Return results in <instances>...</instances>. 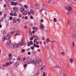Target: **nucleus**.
Listing matches in <instances>:
<instances>
[{
  "label": "nucleus",
  "mask_w": 76,
  "mask_h": 76,
  "mask_svg": "<svg viewBox=\"0 0 76 76\" xmlns=\"http://www.w3.org/2000/svg\"><path fill=\"white\" fill-rule=\"evenodd\" d=\"M31 53V52H29L28 53V55H30Z\"/></svg>",
  "instance_id": "47"
},
{
  "label": "nucleus",
  "mask_w": 76,
  "mask_h": 76,
  "mask_svg": "<svg viewBox=\"0 0 76 76\" xmlns=\"http://www.w3.org/2000/svg\"><path fill=\"white\" fill-rule=\"evenodd\" d=\"M26 58H23V61H25V60Z\"/></svg>",
  "instance_id": "56"
},
{
  "label": "nucleus",
  "mask_w": 76,
  "mask_h": 76,
  "mask_svg": "<svg viewBox=\"0 0 76 76\" xmlns=\"http://www.w3.org/2000/svg\"><path fill=\"white\" fill-rule=\"evenodd\" d=\"M28 19V17L27 16H26L25 17V20H26V19Z\"/></svg>",
  "instance_id": "51"
},
{
  "label": "nucleus",
  "mask_w": 76,
  "mask_h": 76,
  "mask_svg": "<svg viewBox=\"0 0 76 76\" xmlns=\"http://www.w3.org/2000/svg\"><path fill=\"white\" fill-rule=\"evenodd\" d=\"M3 34H6V31H3Z\"/></svg>",
  "instance_id": "43"
},
{
  "label": "nucleus",
  "mask_w": 76,
  "mask_h": 76,
  "mask_svg": "<svg viewBox=\"0 0 76 76\" xmlns=\"http://www.w3.org/2000/svg\"><path fill=\"white\" fill-rule=\"evenodd\" d=\"M29 36H31L32 35V34L31 33H29Z\"/></svg>",
  "instance_id": "63"
},
{
  "label": "nucleus",
  "mask_w": 76,
  "mask_h": 76,
  "mask_svg": "<svg viewBox=\"0 0 76 76\" xmlns=\"http://www.w3.org/2000/svg\"><path fill=\"white\" fill-rule=\"evenodd\" d=\"M35 31H32V34H35Z\"/></svg>",
  "instance_id": "60"
},
{
  "label": "nucleus",
  "mask_w": 76,
  "mask_h": 76,
  "mask_svg": "<svg viewBox=\"0 0 76 76\" xmlns=\"http://www.w3.org/2000/svg\"><path fill=\"white\" fill-rule=\"evenodd\" d=\"M43 76H46V75H45V72H44L43 74Z\"/></svg>",
  "instance_id": "30"
},
{
  "label": "nucleus",
  "mask_w": 76,
  "mask_h": 76,
  "mask_svg": "<svg viewBox=\"0 0 76 76\" xmlns=\"http://www.w3.org/2000/svg\"><path fill=\"white\" fill-rule=\"evenodd\" d=\"M12 59V57H10L8 59V61H11V60Z\"/></svg>",
  "instance_id": "20"
},
{
  "label": "nucleus",
  "mask_w": 76,
  "mask_h": 76,
  "mask_svg": "<svg viewBox=\"0 0 76 76\" xmlns=\"http://www.w3.org/2000/svg\"><path fill=\"white\" fill-rule=\"evenodd\" d=\"M30 44H31V45H32V44H33V42H32V41H30Z\"/></svg>",
  "instance_id": "28"
},
{
  "label": "nucleus",
  "mask_w": 76,
  "mask_h": 76,
  "mask_svg": "<svg viewBox=\"0 0 76 76\" xmlns=\"http://www.w3.org/2000/svg\"><path fill=\"white\" fill-rule=\"evenodd\" d=\"M10 20H12L13 19V17H10Z\"/></svg>",
  "instance_id": "39"
},
{
  "label": "nucleus",
  "mask_w": 76,
  "mask_h": 76,
  "mask_svg": "<svg viewBox=\"0 0 76 76\" xmlns=\"http://www.w3.org/2000/svg\"><path fill=\"white\" fill-rule=\"evenodd\" d=\"M12 45L13 47V48H16L19 46V44H16L15 43H12Z\"/></svg>",
  "instance_id": "4"
},
{
  "label": "nucleus",
  "mask_w": 76,
  "mask_h": 76,
  "mask_svg": "<svg viewBox=\"0 0 76 76\" xmlns=\"http://www.w3.org/2000/svg\"><path fill=\"white\" fill-rule=\"evenodd\" d=\"M36 47L37 48H39V45H37Z\"/></svg>",
  "instance_id": "50"
},
{
  "label": "nucleus",
  "mask_w": 76,
  "mask_h": 76,
  "mask_svg": "<svg viewBox=\"0 0 76 76\" xmlns=\"http://www.w3.org/2000/svg\"><path fill=\"white\" fill-rule=\"evenodd\" d=\"M40 28L41 29H44V26L42 24L40 25Z\"/></svg>",
  "instance_id": "13"
},
{
  "label": "nucleus",
  "mask_w": 76,
  "mask_h": 76,
  "mask_svg": "<svg viewBox=\"0 0 76 76\" xmlns=\"http://www.w3.org/2000/svg\"><path fill=\"white\" fill-rule=\"evenodd\" d=\"M51 3V0H49V1H48V3L50 4Z\"/></svg>",
  "instance_id": "31"
},
{
  "label": "nucleus",
  "mask_w": 76,
  "mask_h": 76,
  "mask_svg": "<svg viewBox=\"0 0 76 76\" xmlns=\"http://www.w3.org/2000/svg\"><path fill=\"white\" fill-rule=\"evenodd\" d=\"M23 15H27V11L26 10L22 12Z\"/></svg>",
  "instance_id": "7"
},
{
  "label": "nucleus",
  "mask_w": 76,
  "mask_h": 76,
  "mask_svg": "<svg viewBox=\"0 0 76 76\" xmlns=\"http://www.w3.org/2000/svg\"><path fill=\"white\" fill-rule=\"evenodd\" d=\"M65 9H66V10H68V8H67V7H65Z\"/></svg>",
  "instance_id": "54"
},
{
  "label": "nucleus",
  "mask_w": 76,
  "mask_h": 76,
  "mask_svg": "<svg viewBox=\"0 0 76 76\" xmlns=\"http://www.w3.org/2000/svg\"><path fill=\"white\" fill-rule=\"evenodd\" d=\"M73 47H74V46L75 45V42H73L72 43Z\"/></svg>",
  "instance_id": "35"
},
{
  "label": "nucleus",
  "mask_w": 76,
  "mask_h": 76,
  "mask_svg": "<svg viewBox=\"0 0 76 76\" xmlns=\"http://www.w3.org/2000/svg\"><path fill=\"white\" fill-rule=\"evenodd\" d=\"M13 15L14 16H17V14H16V13H13Z\"/></svg>",
  "instance_id": "27"
},
{
  "label": "nucleus",
  "mask_w": 76,
  "mask_h": 76,
  "mask_svg": "<svg viewBox=\"0 0 76 76\" xmlns=\"http://www.w3.org/2000/svg\"><path fill=\"white\" fill-rule=\"evenodd\" d=\"M27 45L28 46H30V44L29 43V42L28 43V44H27Z\"/></svg>",
  "instance_id": "64"
},
{
  "label": "nucleus",
  "mask_w": 76,
  "mask_h": 76,
  "mask_svg": "<svg viewBox=\"0 0 76 76\" xmlns=\"http://www.w3.org/2000/svg\"><path fill=\"white\" fill-rule=\"evenodd\" d=\"M9 57H12V54L11 53L9 54Z\"/></svg>",
  "instance_id": "38"
},
{
  "label": "nucleus",
  "mask_w": 76,
  "mask_h": 76,
  "mask_svg": "<svg viewBox=\"0 0 76 76\" xmlns=\"http://www.w3.org/2000/svg\"><path fill=\"white\" fill-rule=\"evenodd\" d=\"M11 5H12V6H14V2H12V3H11Z\"/></svg>",
  "instance_id": "37"
},
{
  "label": "nucleus",
  "mask_w": 76,
  "mask_h": 76,
  "mask_svg": "<svg viewBox=\"0 0 76 76\" xmlns=\"http://www.w3.org/2000/svg\"><path fill=\"white\" fill-rule=\"evenodd\" d=\"M6 66H8L9 65V63L7 62L6 64Z\"/></svg>",
  "instance_id": "29"
},
{
  "label": "nucleus",
  "mask_w": 76,
  "mask_h": 76,
  "mask_svg": "<svg viewBox=\"0 0 76 76\" xmlns=\"http://www.w3.org/2000/svg\"><path fill=\"white\" fill-rule=\"evenodd\" d=\"M67 24L68 25H70V20H68Z\"/></svg>",
  "instance_id": "22"
},
{
  "label": "nucleus",
  "mask_w": 76,
  "mask_h": 76,
  "mask_svg": "<svg viewBox=\"0 0 76 76\" xmlns=\"http://www.w3.org/2000/svg\"><path fill=\"white\" fill-rule=\"evenodd\" d=\"M25 10V9L23 8H21L20 9V12H22Z\"/></svg>",
  "instance_id": "10"
},
{
  "label": "nucleus",
  "mask_w": 76,
  "mask_h": 76,
  "mask_svg": "<svg viewBox=\"0 0 76 76\" xmlns=\"http://www.w3.org/2000/svg\"><path fill=\"white\" fill-rule=\"evenodd\" d=\"M42 61H41V59L39 58L37 60V61L35 62V63L34 64L35 66H36L37 67H39V64L40 66H41V64H42V63L41 62Z\"/></svg>",
  "instance_id": "1"
},
{
  "label": "nucleus",
  "mask_w": 76,
  "mask_h": 76,
  "mask_svg": "<svg viewBox=\"0 0 76 76\" xmlns=\"http://www.w3.org/2000/svg\"><path fill=\"white\" fill-rule=\"evenodd\" d=\"M29 58L28 57H27V58H26L27 60V61L26 62L27 64H31V63H32L33 64H34V63H35V62L34 61V59H33L32 58H31L29 61H28V60H29Z\"/></svg>",
  "instance_id": "2"
},
{
  "label": "nucleus",
  "mask_w": 76,
  "mask_h": 76,
  "mask_svg": "<svg viewBox=\"0 0 76 76\" xmlns=\"http://www.w3.org/2000/svg\"><path fill=\"white\" fill-rule=\"evenodd\" d=\"M45 66H43L41 68L40 71L41 72H43L45 71Z\"/></svg>",
  "instance_id": "5"
},
{
  "label": "nucleus",
  "mask_w": 76,
  "mask_h": 76,
  "mask_svg": "<svg viewBox=\"0 0 76 76\" xmlns=\"http://www.w3.org/2000/svg\"><path fill=\"white\" fill-rule=\"evenodd\" d=\"M45 10V9H44V8H42L41 9V10H42V11H43V10Z\"/></svg>",
  "instance_id": "53"
},
{
  "label": "nucleus",
  "mask_w": 76,
  "mask_h": 76,
  "mask_svg": "<svg viewBox=\"0 0 76 76\" xmlns=\"http://www.w3.org/2000/svg\"><path fill=\"white\" fill-rule=\"evenodd\" d=\"M30 12L32 15H34V12L32 10H30Z\"/></svg>",
  "instance_id": "17"
},
{
  "label": "nucleus",
  "mask_w": 76,
  "mask_h": 76,
  "mask_svg": "<svg viewBox=\"0 0 76 76\" xmlns=\"http://www.w3.org/2000/svg\"><path fill=\"white\" fill-rule=\"evenodd\" d=\"M30 18L31 19H34V18L32 17V16L30 15Z\"/></svg>",
  "instance_id": "46"
},
{
  "label": "nucleus",
  "mask_w": 76,
  "mask_h": 76,
  "mask_svg": "<svg viewBox=\"0 0 76 76\" xmlns=\"http://www.w3.org/2000/svg\"><path fill=\"white\" fill-rule=\"evenodd\" d=\"M35 38L36 39H38V37L37 36H36Z\"/></svg>",
  "instance_id": "41"
},
{
  "label": "nucleus",
  "mask_w": 76,
  "mask_h": 76,
  "mask_svg": "<svg viewBox=\"0 0 76 76\" xmlns=\"http://www.w3.org/2000/svg\"><path fill=\"white\" fill-rule=\"evenodd\" d=\"M69 9L68 10L69 11L72 10V7L70 6H69Z\"/></svg>",
  "instance_id": "16"
},
{
  "label": "nucleus",
  "mask_w": 76,
  "mask_h": 76,
  "mask_svg": "<svg viewBox=\"0 0 76 76\" xmlns=\"http://www.w3.org/2000/svg\"><path fill=\"white\" fill-rule=\"evenodd\" d=\"M9 41V44L10 45L12 44V43L11 42V40H10Z\"/></svg>",
  "instance_id": "42"
},
{
  "label": "nucleus",
  "mask_w": 76,
  "mask_h": 76,
  "mask_svg": "<svg viewBox=\"0 0 76 76\" xmlns=\"http://www.w3.org/2000/svg\"><path fill=\"white\" fill-rule=\"evenodd\" d=\"M46 48L47 50H49V46L48 45H47L46 46Z\"/></svg>",
  "instance_id": "24"
},
{
  "label": "nucleus",
  "mask_w": 76,
  "mask_h": 76,
  "mask_svg": "<svg viewBox=\"0 0 76 76\" xmlns=\"http://www.w3.org/2000/svg\"><path fill=\"white\" fill-rule=\"evenodd\" d=\"M27 28L28 27H27V26H26L24 27V28H25V29H27Z\"/></svg>",
  "instance_id": "61"
},
{
  "label": "nucleus",
  "mask_w": 76,
  "mask_h": 76,
  "mask_svg": "<svg viewBox=\"0 0 76 76\" xmlns=\"http://www.w3.org/2000/svg\"><path fill=\"white\" fill-rule=\"evenodd\" d=\"M35 31L36 32H37V30H38V29L37 28H35Z\"/></svg>",
  "instance_id": "62"
},
{
  "label": "nucleus",
  "mask_w": 76,
  "mask_h": 76,
  "mask_svg": "<svg viewBox=\"0 0 76 76\" xmlns=\"http://www.w3.org/2000/svg\"><path fill=\"white\" fill-rule=\"evenodd\" d=\"M10 15L11 16H12L13 15V13L11 12L10 14Z\"/></svg>",
  "instance_id": "45"
},
{
  "label": "nucleus",
  "mask_w": 76,
  "mask_h": 76,
  "mask_svg": "<svg viewBox=\"0 0 76 76\" xmlns=\"http://www.w3.org/2000/svg\"><path fill=\"white\" fill-rule=\"evenodd\" d=\"M55 68L56 69H60V66H58L56 65L55 66Z\"/></svg>",
  "instance_id": "19"
},
{
  "label": "nucleus",
  "mask_w": 76,
  "mask_h": 76,
  "mask_svg": "<svg viewBox=\"0 0 76 76\" xmlns=\"http://www.w3.org/2000/svg\"><path fill=\"white\" fill-rule=\"evenodd\" d=\"M44 22V20L43 19H41V22L42 23V22Z\"/></svg>",
  "instance_id": "48"
},
{
  "label": "nucleus",
  "mask_w": 76,
  "mask_h": 76,
  "mask_svg": "<svg viewBox=\"0 0 76 76\" xmlns=\"http://www.w3.org/2000/svg\"><path fill=\"white\" fill-rule=\"evenodd\" d=\"M72 38L73 39H76V35L73 34L72 35Z\"/></svg>",
  "instance_id": "6"
},
{
  "label": "nucleus",
  "mask_w": 76,
  "mask_h": 76,
  "mask_svg": "<svg viewBox=\"0 0 76 76\" xmlns=\"http://www.w3.org/2000/svg\"><path fill=\"white\" fill-rule=\"evenodd\" d=\"M69 61L71 63H72L73 62V60L72 58H70L69 59Z\"/></svg>",
  "instance_id": "18"
},
{
  "label": "nucleus",
  "mask_w": 76,
  "mask_h": 76,
  "mask_svg": "<svg viewBox=\"0 0 76 76\" xmlns=\"http://www.w3.org/2000/svg\"><path fill=\"white\" fill-rule=\"evenodd\" d=\"M7 36L6 37V39H9L10 38V34H7Z\"/></svg>",
  "instance_id": "11"
},
{
  "label": "nucleus",
  "mask_w": 76,
  "mask_h": 76,
  "mask_svg": "<svg viewBox=\"0 0 76 76\" xmlns=\"http://www.w3.org/2000/svg\"><path fill=\"white\" fill-rule=\"evenodd\" d=\"M30 39L31 41H32V40L34 39V38L32 37H30Z\"/></svg>",
  "instance_id": "34"
},
{
  "label": "nucleus",
  "mask_w": 76,
  "mask_h": 76,
  "mask_svg": "<svg viewBox=\"0 0 76 76\" xmlns=\"http://www.w3.org/2000/svg\"><path fill=\"white\" fill-rule=\"evenodd\" d=\"M20 45H24L25 44V42H23L22 43V45H21V44H20Z\"/></svg>",
  "instance_id": "26"
},
{
  "label": "nucleus",
  "mask_w": 76,
  "mask_h": 76,
  "mask_svg": "<svg viewBox=\"0 0 76 76\" xmlns=\"http://www.w3.org/2000/svg\"><path fill=\"white\" fill-rule=\"evenodd\" d=\"M14 10L15 12H17V10H18V8L15 7L13 9Z\"/></svg>",
  "instance_id": "12"
},
{
  "label": "nucleus",
  "mask_w": 76,
  "mask_h": 76,
  "mask_svg": "<svg viewBox=\"0 0 76 76\" xmlns=\"http://www.w3.org/2000/svg\"><path fill=\"white\" fill-rule=\"evenodd\" d=\"M19 18H21L22 17V15L21 14H20L19 15Z\"/></svg>",
  "instance_id": "52"
},
{
  "label": "nucleus",
  "mask_w": 76,
  "mask_h": 76,
  "mask_svg": "<svg viewBox=\"0 0 76 76\" xmlns=\"http://www.w3.org/2000/svg\"><path fill=\"white\" fill-rule=\"evenodd\" d=\"M3 18L1 17V18L0 19V22H2V21H3Z\"/></svg>",
  "instance_id": "23"
},
{
  "label": "nucleus",
  "mask_w": 76,
  "mask_h": 76,
  "mask_svg": "<svg viewBox=\"0 0 76 76\" xmlns=\"http://www.w3.org/2000/svg\"><path fill=\"white\" fill-rule=\"evenodd\" d=\"M13 22L14 23L16 22V18H14L13 19Z\"/></svg>",
  "instance_id": "15"
},
{
  "label": "nucleus",
  "mask_w": 76,
  "mask_h": 76,
  "mask_svg": "<svg viewBox=\"0 0 76 76\" xmlns=\"http://www.w3.org/2000/svg\"><path fill=\"white\" fill-rule=\"evenodd\" d=\"M24 7H25V8H26V9H27V8H28V6H27V5H25L24 6Z\"/></svg>",
  "instance_id": "33"
},
{
  "label": "nucleus",
  "mask_w": 76,
  "mask_h": 76,
  "mask_svg": "<svg viewBox=\"0 0 76 76\" xmlns=\"http://www.w3.org/2000/svg\"><path fill=\"white\" fill-rule=\"evenodd\" d=\"M50 39H46V42H48V43H49V42H50Z\"/></svg>",
  "instance_id": "21"
},
{
  "label": "nucleus",
  "mask_w": 76,
  "mask_h": 76,
  "mask_svg": "<svg viewBox=\"0 0 76 76\" xmlns=\"http://www.w3.org/2000/svg\"><path fill=\"white\" fill-rule=\"evenodd\" d=\"M5 45L6 46L7 48H10V46L9 45V43L8 42L6 43Z\"/></svg>",
  "instance_id": "9"
},
{
  "label": "nucleus",
  "mask_w": 76,
  "mask_h": 76,
  "mask_svg": "<svg viewBox=\"0 0 76 76\" xmlns=\"http://www.w3.org/2000/svg\"><path fill=\"white\" fill-rule=\"evenodd\" d=\"M36 41H37V39H35L34 40V42H36Z\"/></svg>",
  "instance_id": "58"
},
{
  "label": "nucleus",
  "mask_w": 76,
  "mask_h": 76,
  "mask_svg": "<svg viewBox=\"0 0 76 76\" xmlns=\"http://www.w3.org/2000/svg\"><path fill=\"white\" fill-rule=\"evenodd\" d=\"M33 46H34V47H36L37 46V44H36V43L34 44L33 45Z\"/></svg>",
  "instance_id": "36"
},
{
  "label": "nucleus",
  "mask_w": 76,
  "mask_h": 76,
  "mask_svg": "<svg viewBox=\"0 0 76 76\" xmlns=\"http://www.w3.org/2000/svg\"><path fill=\"white\" fill-rule=\"evenodd\" d=\"M67 14L68 15H70V13L69 12H67Z\"/></svg>",
  "instance_id": "55"
},
{
  "label": "nucleus",
  "mask_w": 76,
  "mask_h": 76,
  "mask_svg": "<svg viewBox=\"0 0 76 76\" xmlns=\"http://www.w3.org/2000/svg\"><path fill=\"white\" fill-rule=\"evenodd\" d=\"M15 35V36H17V35H19V31H17L16 32V34Z\"/></svg>",
  "instance_id": "14"
},
{
  "label": "nucleus",
  "mask_w": 76,
  "mask_h": 76,
  "mask_svg": "<svg viewBox=\"0 0 76 76\" xmlns=\"http://www.w3.org/2000/svg\"><path fill=\"white\" fill-rule=\"evenodd\" d=\"M19 20H20V18H19L17 19V21H18V22H20V21H19Z\"/></svg>",
  "instance_id": "49"
},
{
  "label": "nucleus",
  "mask_w": 76,
  "mask_h": 76,
  "mask_svg": "<svg viewBox=\"0 0 76 76\" xmlns=\"http://www.w3.org/2000/svg\"><path fill=\"white\" fill-rule=\"evenodd\" d=\"M39 73L38 72L37 73V76H39Z\"/></svg>",
  "instance_id": "59"
},
{
  "label": "nucleus",
  "mask_w": 76,
  "mask_h": 76,
  "mask_svg": "<svg viewBox=\"0 0 76 76\" xmlns=\"http://www.w3.org/2000/svg\"><path fill=\"white\" fill-rule=\"evenodd\" d=\"M31 50H34V47H31Z\"/></svg>",
  "instance_id": "40"
},
{
  "label": "nucleus",
  "mask_w": 76,
  "mask_h": 76,
  "mask_svg": "<svg viewBox=\"0 0 76 76\" xmlns=\"http://www.w3.org/2000/svg\"><path fill=\"white\" fill-rule=\"evenodd\" d=\"M17 63L16 64L17 65V66L19 65V63H20L22 62V58H21V56H19L17 60Z\"/></svg>",
  "instance_id": "3"
},
{
  "label": "nucleus",
  "mask_w": 76,
  "mask_h": 76,
  "mask_svg": "<svg viewBox=\"0 0 76 76\" xmlns=\"http://www.w3.org/2000/svg\"><path fill=\"white\" fill-rule=\"evenodd\" d=\"M54 21L55 22H57V20H56V18H54Z\"/></svg>",
  "instance_id": "32"
},
{
  "label": "nucleus",
  "mask_w": 76,
  "mask_h": 76,
  "mask_svg": "<svg viewBox=\"0 0 76 76\" xmlns=\"http://www.w3.org/2000/svg\"><path fill=\"white\" fill-rule=\"evenodd\" d=\"M61 54L62 56H65V53H64V52H61Z\"/></svg>",
  "instance_id": "25"
},
{
  "label": "nucleus",
  "mask_w": 76,
  "mask_h": 76,
  "mask_svg": "<svg viewBox=\"0 0 76 76\" xmlns=\"http://www.w3.org/2000/svg\"><path fill=\"white\" fill-rule=\"evenodd\" d=\"M14 5H15V6H16V5H17V3L16 2L14 3Z\"/></svg>",
  "instance_id": "57"
},
{
  "label": "nucleus",
  "mask_w": 76,
  "mask_h": 76,
  "mask_svg": "<svg viewBox=\"0 0 76 76\" xmlns=\"http://www.w3.org/2000/svg\"><path fill=\"white\" fill-rule=\"evenodd\" d=\"M60 76H67V74L66 73L63 74L62 73H60Z\"/></svg>",
  "instance_id": "8"
},
{
  "label": "nucleus",
  "mask_w": 76,
  "mask_h": 76,
  "mask_svg": "<svg viewBox=\"0 0 76 76\" xmlns=\"http://www.w3.org/2000/svg\"><path fill=\"white\" fill-rule=\"evenodd\" d=\"M25 51V50L24 49H22L21 50V52H22V53H24Z\"/></svg>",
  "instance_id": "44"
}]
</instances>
